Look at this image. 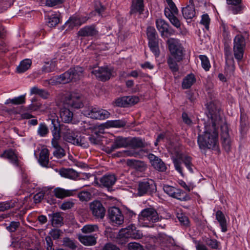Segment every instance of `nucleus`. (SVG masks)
Here are the masks:
<instances>
[{
	"instance_id": "1",
	"label": "nucleus",
	"mask_w": 250,
	"mask_h": 250,
	"mask_svg": "<svg viewBox=\"0 0 250 250\" xmlns=\"http://www.w3.org/2000/svg\"><path fill=\"white\" fill-rule=\"evenodd\" d=\"M210 119L205 124V130L203 134H199L197 143L200 149H218V125L221 118L218 109L213 103L208 106Z\"/></svg>"
},
{
	"instance_id": "2",
	"label": "nucleus",
	"mask_w": 250,
	"mask_h": 250,
	"mask_svg": "<svg viewBox=\"0 0 250 250\" xmlns=\"http://www.w3.org/2000/svg\"><path fill=\"white\" fill-rule=\"evenodd\" d=\"M169 152L171 155V158L174 165L175 169L179 172L182 176H184L182 167L183 162L188 170L191 172H193L192 168V158L188 155H183L179 147H171L169 149Z\"/></svg>"
},
{
	"instance_id": "3",
	"label": "nucleus",
	"mask_w": 250,
	"mask_h": 250,
	"mask_svg": "<svg viewBox=\"0 0 250 250\" xmlns=\"http://www.w3.org/2000/svg\"><path fill=\"white\" fill-rule=\"evenodd\" d=\"M139 222L144 226L151 227L153 223L160 220L157 211L151 208L144 209L139 215Z\"/></svg>"
},
{
	"instance_id": "4",
	"label": "nucleus",
	"mask_w": 250,
	"mask_h": 250,
	"mask_svg": "<svg viewBox=\"0 0 250 250\" xmlns=\"http://www.w3.org/2000/svg\"><path fill=\"white\" fill-rule=\"evenodd\" d=\"M246 47V42L245 37L241 34L236 35L233 39V53L238 62L242 60Z\"/></svg>"
},
{
	"instance_id": "5",
	"label": "nucleus",
	"mask_w": 250,
	"mask_h": 250,
	"mask_svg": "<svg viewBox=\"0 0 250 250\" xmlns=\"http://www.w3.org/2000/svg\"><path fill=\"white\" fill-rule=\"evenodd\" d=\"M164 190L169 196L181 201H187L190 200L189 195L180 188L169 185H165Z\"/></svg>"
},
{
	"instance_id": "6",
	"label": "nucleus",
	"mask_w": 250,
	"mask_h": 250,
	"mask_svg": "<svg viewBox=\"0 0 250 250\" xmlns=\"http://www.w3.org/2000/svg\"><path fill=\"white\" fill-rule=\"evenodd\" d=\"M168 48L171 55L169 57L175 58L177 62H180L183 58V48L177 40L171 39L168 41Z\"/></svg>"
},
{
	"instance_id": "7",
	"label": "nucleus",
	"mask_w": 250,
	"mask_h": 250,
	"mask_svg": "<svg viewBox=\"0 0 250 250\" xmlns=\"http://www.w3.org/2000/svg\"><path fill=\"white\" fill-rule=\"evenodd\" d=\"M156 191V186L153 180H144L139 183L138 194L143 196L145 194H151Z\"/></svg>"
},
{
	"instance_id": "8",
	"label": "nucleus",
	"mask_w": 250,
	"mask_h": 250,
	"mask_svg": "<svg viewBox=\"0 0 250 250\" xmlns=\"http://www.w3.org/2000/svg\"><path fill=\"white\" fill-rule=\"evenodd\" d=\"M83 113L85 116L96 120H104L110 116L107 110L93 107L84 110Z\"/></svg>"
},
{
	"instance_id": "9",
	"label": "nucleus",
	"mask_w": 250,
	"mask_h": 250,
	"mask_svg": "<svg viewBox=\"0 0 250 250\" xmlns=\"http://www.w3.org/2000/svg\"><path fill=\"white\" fill-rule=\"evenodd\" d=\"M83 68L77 66L62 74V77L65 79L64 82L68 83L72 80L76 81L80 80L83 77Z\"/></svg>"
},
{
	"instance_id": "10",
	"label": "nucleus",
	"mask_w": 250,
	"mask_h": 250,
	"mask_svg": "<svg viewBox=\"0 0 250 250\" xmlns=\"http://www.w3.org/2000/svg\"><path fill=\"white\" fill-rule=\"evenodd\" d=\"M119 236L121 238H131L136 239L141 238L143 235L141 231L136 229L135 226L131 225L120 230Z\"/></svg>"
},
{
	"instance_id": "11",
	"label": "nucleus",
	"mask_w": 250,
	"mask_h": 250,
	"mask_svg": "<svg viewBox=\"0 0 250 250\" xmlns=\"http://www.w3.org/2000/svg\"><path fill=\"white\" fill-rule=\"evenodd\" d=\"M64 104L74 108H80L83 106L82 96L74 93L65 98Z\"/></svg>"
},
{
	"instance_id": "12",
	"label": "nucleus",
	"mask_w": 250,
	"mask_h": 250,
	"mask_svg": "<svg viewBox=\"0 0 250 250\" xmlns=\"http://www.w3.org/2000/svg\"><path fill=\"white\" fill-rule=\"evenodd\" d=\"M88 19L89 18L87 16L80 14H74L69 17L65 25L68 26L69 29H72L76 26H80L85 23Z\"/></svg>"
},
{
	"instance_id": "13",
	"label": "nucleus",
	"mask_w": 250,
	"mask_h": 250,
	"mask_svg": "<svg viewBox=\"0 0 250 250\" xmlns=\"http://www.w3.org/2000/svg\"><path fill=\"white\" fill-rule=\"evenodd\" d=\"M113 72V69L107 66L98 67L92 71L91 73L101 81L108 80L111 77Z\"/></svg>"
},
{
	"instance_id": "14",
	"label": "nucleus",
	"mask_w": 250,
	"mask_h": 250,
	"mask_svg": "<svg viewBox=\"0 0 250 250\" xmlns=\"http://www.w3.org/2000/svg\"><path fill=\"white\" fill-rule=\"evenodd\" d=\"M156 26L162 37H167L172 34V30L169 24L162 19H158L155 21Z\"/></svg>"
},
{
	"instance_id": "15",
	"label": "nucleus",
	"mask_w": 250,
	"mask_h": 250,
	"mask_svg": "<svg viewBox=\"0 0 250 250\" xmlns=\"http://www.w3.org/2000/svg\"><path fill=\"white\" fill-rule=\"evenodd\" d=\"M90 209L92 215L97 219H102L105 213V209L101 202L94 201L90 204Z\"/></svg>"
},
{
	"instance_id": "16",
	"label": "nucleus",
	"mask_w": 250,
	"mask_h": 250,
	"mask_svg": "<svg viewBox=\"0 0 250 250\" xmlns=\"http://www.w3.org/2000/svg\"><path fill=\"white\" fill-rule=\"evenodd\" d=\"M108 216L110 220L116 225H121L124 222V217L121 210L117 207H113L109 208Z\"/></svg>"
},
{
	"instance_id": "17",
	"label": "nucleus",
	"mask_w": 250,
	"mask_h": 250,
	"mask_svg": "<svg viewBox=\"0 0 250 250\" xmlns=\"http://www.w3.org/2000/svg\"><path fill=\"white\" fill-rule=\"evenodd\" d=\"M77 35L80 37L93 38L98 35V31L94 24L87 25L81 28L78 31Z\"/></svg>"
},
{
	"instance_id": "18",
	"label": "nucleus",
	"mask_w": 250,
	"mask_h": 250,
	"mask_svg": "<svg viewBox=\"0 0 250 250\" xmlns=\"http://www.w3.org/2000/svg\"><path fill=\"white\" fill-rule=\"evenodd\" d=\"M148 158L151 165L155 169L161 172H164L166 170L167 167L160 158L152 153L148 155Z\"/></svg>"
},
{
	"instance_id": "19",
	"label": "nucleus",
	"mask_w": 250,
	"mask_h": 250,
	"mask_svg": "<svg viewBox=\"0 0 250 250\" xmlns=\"http://www.w3.org/2000/svg\"><path fill=\"white\" fill-rule=\"evenodd\" d=\"M144 0H132V3L130 7V14H143L144 11Z\"/></svg>"
},
{
	"instance_id": "20",
	"label": "nucleus",
	"mask_w": 250,
	"mask_h": 250,
	"mask_svg": "<svg viewBox=\"0 0 250 250\" xmlns=\"http://www.w3.org/2000/svg\"><path fill=\"white\" fill-rule=\"evenodd\" d=\"M227 3L230 5L229 9L233 14H237L242 12L244 6L242 3V0H226Z\"/></svg>"
},
{
	"instance_id": "21",
	"label": "nucleus",
	"mask_w": 250,
	"mask_h": 250,
	"mask_svg": "<svg viewBox=\"0 0 250 250\" xmlns=\"http://www.w3.org/2000/svg\"><path fill=\"white\" fill-rule=\"evenodd\" d=\"M61 18L59 12L48 14L45 18L46 25L49 27H55L60 22Z\"/></svg>"
},
{
	"instance_id": "22",
	"label": "nucleus",
	"mask_w": 250,
	"mask_h": 250,
	"mask_svg": "<svg viewBox=\"0 0 250 250\" xmlns=\"http://www.w3.org/2000/svg\"><path fill=\"white\" fill-rule=\"evenodd\" d=\"M0 157L6 158L15 166H19V160L17 154L16 153L15 151L12 149L5 150L3 153L0 155Z\"/></svg>"
},
{
	"instance_id": "23",
	"label": "nucleus",
	"mask_w": 250,
	"mask_h": 250,
	"mask_svg": "<svg viewBox=\"0 0 250 250\" xmlns=\"http://www.w3.org/2000/svg\"><path fill=\"white\" fill-rule=\"evenodd\" d=\"M128 166L140 172L145 171L146 168V164L143 161L134 159H128L126 161Z\"/></svg>"
},
{
	"instance_id": "24",
	"label": "nucleus",
	"mask_w": 250,
	"mask_h": 250,
	"mask_svg": "<svg viewBox=\"0 0 250 250\" xmlns=\"http://www.w3.org/2000/svg\"><path fill=\"white\" fill-rule=\"evenodd\" d=\"M117 181V178L114 174H106L100 179L102 185L106 188L112 187Z\"/></svg>"
},
{
	"instance_id": "25",
	"label": "nucleus",
	"mask_w": 250,
	"mask_h": 250,
	"mask_svg": "<svg viewBox=\"0 0 250 250\" xmlns=\"http://www.w3.org/2000/svg\"><path fill=\"white\" fill-rule=\"evenodd\" d=\"M113 146L115 150L129 146V140L127 138L118 136L114 139Z\"/></svg>"
},
{
	"instance_id": "26",
	"label": "nucleus",
	"mask_w": 250,
	"mask_h": 250,
	"mask_svg": "<svg viewBox=\"0 0 250 250\" xmlns=\"http://www.w3.org/2000/svg\"><path fill=\"white\" fill-rule=\"evenodd\" d=\"M75 191V190H67L61 188H57L53 190L54 195L61 199L72 196Z\"/></svg>"
},
{
	"instance_id": "27",
	"label": "nucleus",
	"mask_w": 250,
	"mask_h": 250,
	"mask_svg": "<svg viewBox=\"0 0 250 250\" xmlns=\"http://www.w3.org/2000/svg\"><path fill=\"white\" fill-rule=\"evenodd\" d=\"M49 152L46 148L42 149L39 154V162L41 166L47 167L49 163Z\"/></svg>"
},
{
	"instance_id": "28",
	"label": "nucleus",
	"mask_w": 250,
	"mask_h": 250,
	"mask_svg": "<svg viewBox=\"0 0 250 250\" xmlns=\"http://www.w3.org/2000/svg\"><path fill=\"white\" fill-rule=\"evenodd\" d=\"M60 115L62 121L65 123H70L73 117V112L66 107L61 108Z\"/></svg>"
},
{
	"instance_id": "29",
	"label": "nucleus",
	"mask_w": 250,
	"mask_h": 250,
	"mask_svg": "<svg viewBox=\"0 0 250 250\" xmlns=\"http://www.w3.org/2000/svg\"><path fill=\"white\" fill-rule=\"evenodd\" d=\"M196 78L195 75L190 73L187 75L183 80L182 83V87L184 89L190 88L191 86L196 82Z\"/></svg>"
},
{
	"instance_id": "30",
	"label": "nucleus",
	"mask_w": 250,
	"mask_h": 250,
	"mask_svg": "<svg viewBox=\"0 0 250 250\" xmlns=\"http://www.w3.org/2000/svg\"><path fill=\"white\" fill-rule=\"evenodd\" d=\"M97 238L93 235H79V241L85 246H93L96 244Z\"/></svg>"
},
{
	"instance_id": "31",
	"label": "nucleus",
	"mask_w": 250,
	"mask_h": 250,
	"mask_svg": "<svg viewBox=\"0 0 250 250\" xmlns=\"http://www.w3.org/2000/svg\"><path fill=\"white\" fill-rule=\"evenodd\" d=\"M62 176L71 179L76 180L79 177V173L71 168H63L60 170Z\"/></svg>"
},
{
	"instance_id": "32",
	"label": "nucleus",
	"mask_w": 250,
	"mask_h": 250,
	"mask_svg": "<svg viewBox=\"0 0 250 250\" xmlns=\"http://www.w3.org/2000/svg\"><path fill=\"white\" fill-rule=\"evenodd\" d=\"M30 95H37L44 99H47L49 96V93L46 90L40 89L35 86L30 89Z\"/></svg>"
},
{
	"instance_id": "33",
	"label": "nucleus",
	"mask_w": 250,
	"mask_h": 250,
	"mask_svg": "<svg viewBox=\"0 0 250 250\" xmlns=\"http://www.w3.org/2000/svg\"><path fill=\"white\" fill-rule=\"evenodd\" d=\"M216 219L219 223L222 231L224 232H226L227 231L226 219L224 214L221 210L216 211Z\"/></svg>"
},
{
	"instance_id": "34",
	"label": "nucleus",
	"mask_w": 250,
	"mask_h": 250,
	"mask_svg": "<svg viewBox=\"0 0 250 250\" xmlns=\"http://www.w3.org/2000/svg\"><path fill=\"white\" fill-rule=\"evenodd\" d=\"M224 55L226 63L233 65L234 59L232 55L231 49L226 42H224Z\"/></svg>"
},
{
	"instance_id": "35",
	"label": "nucleus",
	"mask_w": 250,
	"mask_h": 250,
	"mask_svg": "<svg viewBox=\"0 0 250 250\" xmlns=\"http://www.w3.org/2000/svg\"><path fill=\"white\" fill-rule=\"evenodd\" d=\"M178 14H172L169 12V10H166L165 12L166 17L168 19L171 23L177 28H180L181 22L180 20L175 16Z\"/></svg>"
},
{
	"instance_id": "36",
	"label": "nucleus",
	"mask_w": 250,
	"mask_h": 250,
	"mask_svg": "<svg viewBox=\"0 0 250 250\" xmlns=\"http://www.w3.org/2000/svg\"><path fill=\"white\" fill-rule=\"evenodd\" d=\"M182 14L185 19H191L195 15L194 5H187L182 9Z\"/></svg>"
},
{
	"instance_id": "37",
	"label": "nucleus",
	"mask_w": 250,
	"mask_h": 250,
	"mask_svg": "<svg viewBox=\"0 0 250 250\" xmlns=\"http://www.w3.org/2000/svg\"><path fill=\"white\" fill-rule=\"evenodd\" d=\"M32 61L30 59H25L22 61L17 67V71L22 73L27 71L31 66Z\"/></svg>"
},
{
	"instance_id": "38",
	"label": "nucleus",
	"mask_w": 250,
	"mask_h": 250,
	"mask_svg": "<svg viewBox=\"0 0 250 250\" xmlns=\"http://www.w3.org/2000/svg\"><path fill=\"white\" fill-rule=\"evenodd\" d=\"M148 46L151 51L154 55L158 57L160 54V50L158 45V39L148 41Z\"/></svg>"
},
{
	"instance_id": "39",
	"label": "nucleus",
	"mask_w": 250,
	"mask_h": 250,
	"mask_svg": "<svg viewBox=\"0 0 250 250\" xmlns=\"http://www.w3.org/2000/svg\"><path fill=\"white\" fill-rule=\"evenodd\" d=\"M65 79L62 77V74L60 76H57L53 77L52 78L48 80H45L44 81V84H45V83H47L48 84L55 85L58 83H66V82H64Z\"/></svg>"
},
{
	"instance_id": "40",
	"label": "nucleus",
	"mask_w": 250,
	"mask_h": 250,
	"mask_svg": "<svg viewBox=\"0 0 250 250\" xmlns=\"http://www.w3.org/2000/svg\"><path fill=\"white\" fill-rule=\"evenodd\" d=\"M63 218L60 213H53L51 216V223L54 227L61 226L63 223Z\"/></svg>"
},
{
	"instance_id": "41",
	"label": "nucleus",
	"mask_w": 250,
	"mask_h": 250,
	"mask_svg": "<svg viewBox=\"0 0 250 250\" xmlns=\"http://www.w3.org/2000/svg\"><path fill=\"white\" fill-rule=\"evenodd\" d=\"M199 58L201 60L202 68L206 71H209L211 67V64L207 56L204 55H200L199 56Z\"/></svg>"
},
{
	"instance_id": "42",
	"label": "nucleus",
	"mask_w": 250,
	"mask_h": 250,
	"mask_svg": "<svg viewBox=\"0 0 250 250\" xmlns=\"http://www.w3.org/2000/svg\"><path fill=\"white\" fill-rule=\"evenodd\" d=\"M129 146L133 148H140L145 147V142L142 139L138 138H133L129 140Z\"/></svg>"
},
{
	"instance_id": "43",
	"label": "nucleus",
	"mask_w": 250,
	"mask_h": 250,
	"mask_svg": "<svg viewBox=\"0 0 250 250\" xmlns=\"http://www.w3.org/2000/svg\"><path fill=\"white\" fill-rule=\"evenodd\" d=\"M178 62L175 60L174 58L169 57L167 59V64L169 68L173 72H177L179 70V67L177 64Z\"/></svg>"
},
{
	"instance_id": "44",
	"label": "nucleus",
	"mask_w": 250,
	"mask_h": 250,
	"mask_svg": "<svg viewBox=\"0 0 250 250\" xmlns=\"http://www.w3.org/2000/svg\"><path fill=\"white\" fill-rule=\"evenodd\" d=\"M25 102V96L21 95L13 99H9L5 102V104H21Z\"/></svg>"
},
{
	"instance_id": "45",
	"label": "nucleus",
	"mask_w": 250,
	"mask_h": 250,
	"mask_svg": "<svg viewBox=\"0 0 250 250\" xmlns=\"http://www.w3.org/2000/svg\"><path fill=\"white\" fill-rule=\"evenodd\" d=\"M37 132L40 137L46 136L49 133V129L46 125L44 123L40 124Z\"/></svg>"
},
{
	"instance_id": "46",
	"label": "nucleus",
	"mask_w": 250,
	"mask_h": 250,
	"mask_svg": "<svg viewBox=\"0 0 250 250\" xmlns=\"http://www.w3.org/2000/svg\"><path fill=\"white\" fill-rule=\"evenodd\" d=\"M107 126L113 127H121L125 125L126 123L121 120L108 121L106 122Z\"/></svg>"
},
{
	"instance_id": "47",
	"label": "nucleus",
	"mask_w": 250,
	"mask_h": 250,
	"mask_svg": "<svg viewBox=\"0 0 250 250\" xmlns=\"http://www.w3.org/2000/svg\"><path fill=\"white\" fill-rule=\"evenodd\" d=\"M64 140L68 143L74 144L75 143H78L77 135H75L74 131L72 132L66 134L63 136Z\"/></svg>"
},
{
	"instance_id": "48",
	"label": "nucleus",
	"mask_w": 250,
	"mask_h": 250,
	"mask_svg": "<svg viewBox=\"0 0 250 250\" xmlns=\"http://www.w3.org/2000/svg\"><path fill=\"white\" fill-rule=\"evenodd\" d=\"M76 243L77 242L76 241L68 237H65L63 238V245L71 250H75L77 248V246Z\"/></svg>"
},
{
	"instance_id": "49",
	"label": "nucleus",
	"mask_w": 250,
	"mask_h": 250,
	"mask_svg": "<svg viewBox=\"0 0 250 250\" xmlns=\"http://www.w3.org/2000/svg\"><path fill=\"white\" fill-rule=\"evenodd\" d=\"M146 34L148 41L158 39V35L153 27L149 26L147 28Z\"/></svg>"
},
{
	"instance_id": "50",
	"label": "nucleus",
	"mask_w": 250,
	"mask_h": 250,
	"mask_svg": "<svg viewBox=\"0 0 250 250\" xmlns=\"http://www.w3.org/2000/svg\"><path fill=\"white\" fill-rule=\"evenodd\" d=\"M221 140L231 139L229 133L228 126L227 124H224L221 126Z\"/></svg>"
},
{
	"instance_id": "51",
	"label": "nucleus",
	"mask_w": 250,
	"mask_h": 250,
	"mask_svg": "<svg viewBox=\"0 0 250 250\" xmlns=\"http://www.w3.org/2000/svg\"><path fill=\"white\" fill-rule=\"evenodd\" d=\"M98 227L96 225H86L81 229L84 233H89L98 230Z\"/></svg>"
},
{
	"instance_id": "52",
	"label": "nucleus",
	"mask_w": 250,
	"mask_h": 250,
	"mask_svg": "<svg viewBox=\"0 0 250 250\" xmlns=\"http://www.w3.org/2000/svg\"><path fill=\"white\" fill-rule=\"evenodd\" d=\"M56 67V62H50L45 63V65L42 67V71L46 73L50 72L55 70Z\"/></svg>"
},
{
	"instance_id": "53",
	"label": "nucleus",
	"mask_w": 250,
	"mask_h": 250,
	"mask_svg": "<svg viewBox=\"0 0 250 250\" xmlns=\"http://www.w3.org/2000/svg\"><path fill=\"white\" fill-rule=\"evenodd\" d=\"M55 122L54 119H52L51 121L52 124L53 125V128L51 129L52 136L53 137H61V125H59V126H58L55 124Z\"/></svg>"
},
{
	"instance_id": "54",
	"label": "nucleus",
	"mask_w": 250,
	"mask_h": 250,
	"mask_svg": "<svg viewBox=\"0 0 250 250\" xmlns=\"http://www.w3.org/2000/svg\"><path fill=\"white\" fill-rule=\"evenodd\" d=\"M78 197L82 201H87L91 199V193L89 191H83L79 193Z\"/></svg>"
},
{
	"instance_id": "55",
	"label": "nucleus",
	"mask_w": 250,
	"mask_h": 250,
	"mask_svg": "<svg viewBox=\"0 0 250 250\" xmlns=\"http://www.w3.org/2000/svg\"><path fill=\"white\" fill-rule=\"evenodd\" d=\"M210 19L207 14H203L202 16L200 23L203 25L207 30L209 29Z\"/></svg>"
},
{
	"instance_id": "56",
	"label": "nucleus",
	"mask_w": 250,
	"mask_h": 250,
	"mask_svg": "<svg viewBox=\"0 0 250 250\" xmlns=\"http://www.w3.org/2000/svg\"><path fill=\"white\" fill-rule=\"evenodd\" d=\"M114 104V105L116 106L126 107L127 103L125 96L116 99Z\"/></svg>"
},
{
	"instance_id": "57",
	"label": "nucleus",
	"mask_w": 250,
	"mask_h": 250,
	"mask_svg": "<svg viewBox=\"0 0 250 250\" xmlns=\"http://www.w3.org/2000/svg\"><path fill=\"white\" fill-rule=\"evenodd\" d=\"M15 204L12 202H4L0 203V211H4L14 207Z\"/></svg>"
},
{
	"instance_id": "58",
	"label": "nucleus",
	"mask_w": 250,
	"mask_h": 250,
	"mask_svg": "<svg viewBox=\"0 0 250 250\" xmlns=\"http://www.w3.org/2000/svg\"><path fill=\"white\" fill-rule=\"evenodd\" d=\"M125 99L126 100L127 107L137 104L139 101V98L136 96H125Z\"/></svg>"
},
{
	"instance_id": "59",
	"label": "nucleus",
	"mask_w": 250,
	"mask_h": 250,
	"mask_svg": "<svg viewBox=\"0 0 250 250\" xmlns=\"http://www.w3.org/2000/svg\"><path fill=\"white\" fill-rule=\"evenodd\" d=\"M77 139L78 143H75L74 145L80 146L83 147H87L88 146V143L84 136L78 137L77 136Z\"/></svg>"
},
{
	"instance_id": "60",
	"label": "nucleus",
	"mask_w": 250,
	"mask_h": 250,
	"mask_svg": "<svg viewBox=\"0 0 250 250\" xmlns=\"http://www.w3.org/2000/svg\"><path fill=\"white\" fill-rule=\"evenodd\" d=\"M55 149L53 155L57 158H62L65 155V151L61 146L56 148Z\"/></svg>"
},
{
	"instance_id": "61",
	"label": "nucleus",
	"mask_w": 250,
	"mask_h": 250,
	"mask_svg": "<svg viewBox=\"0 0 250 250\" xmlns=\"http://www.w3.org/2000/svg\"><path fill=\"white\" fill-rule=\"evenodd\" d=\"M139 153L138 152L128 150L123 151L122 152H119L117 153V156L118 157L125 156L137 157Z\"/></svg>"
},
{
	"instance_id": "62",
	"label": "nucleus",
	"mask_w": 250,
	"mask_h": 250,
	"mask_svg": "<svg viewBox=\"0 0 250 250\" xmlns=\"http://www.w3.org/2000/svg\"><path fill=\"white\" fill-rule=\"evenodd\" d=\"M128 250H144L143 247L139 243L130 242L128 244Z\"/></svg>"
},
{
	"instance_id": "63",
	"label": "nucleus",
	"mask_w": 250,
	"mask_h": 250,
	"mask_svg": "<svg viewBox=\"0 0 250 250\" xmlns=\"http://www.w3.org/2000/svg\"><path fill=\"white\" fill-rule=\"evenodd\" d=\"M64 0H46L45 5L48 7H54L62 4Z\"/></svg>"
},
{
	"instance_id": "64",
	"label": "nucleus",
	"mask_w": 250,
	"mask_h": 250,
	"mask_svg": "<svg viewBox=\"0 0 250 250\" xmlns=\"http://www.w3.org/2000/svg\"><path fill=\"white\" fill-rule=\"evenodd\" d=\"M207 245L213 249H217L218 248V242L215 239H207L206 240Z\"/></svg>"
}]
</instances>
